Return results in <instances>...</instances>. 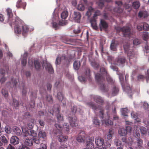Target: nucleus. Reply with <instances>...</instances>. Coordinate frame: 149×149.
I'll return each instance as SVG.
<instances>
[{"label": "nucleus", "mask_w": 149, "mask_h": 149, "mask_svg": "<svg viewBox=\"0 0 149 149\" xmlns=\"http://www.w3.org/2000/svg\"><path fill=\"white\" fill-rule=\"evenodd\" d=\"M145 48L146 51V53L149 52V43L147 42L146 43Z\"/></svg>", "instance_id": "nucleus-61"}, {"label": "nucleus", "mask_w": 149, "mask_h": 149, "mask_svg": "<svg viewBox=\"0 0 149 149\" xmlns=\"http://www.w3.org/2000/svg\"><path fill=\"white\" fill-rule=\"evenodd\" d=\"M96 19V18L93 17V18L90 20V22L92 28L95 30H97L98 28L97 25Z\"/></svg>", "instance_id": "nucleus-23"}, {"label": "nucleus", "mask_w": 149, "mask_h": 149, "mask_svg": "<svg viewBox=\"0 0 149 149\" xmlns=\"http://www.w3.org/2000/svg\"><path fill=\"white\" fill-rule=\"evenodd\" d=\"M140 3L139 1H136L133 3L132 6L133 8L135 9H138L140 6Z\"/></svg>", "instance_id": "nucleus-40"}, {"label": "nucleus", "mask_w": 149, "mask_h": 149, "mask_svg": "<svg viewBox=\"0 0 149 149\" xmlns=\"http://www.w3.org/2000/svg\"><path fill=\"white\" fill-rule=\"evenodd\" d=\"M46 136V134L45 132L43 131H40L38 133V137L39 139L40 138H44Z\"/></svg>", "instance_id": "nucleus-36"}, {"label": "nucleus", "mask_w": 149, "mask_h": 149, "mask_svg": "<svg viewBox=\"0 0 149 149\" xmlns=\"http://www.w3.org/2000/svg\"><path fill=\"white\" fill-rule=\"evenodd\" d=\"M95 12L94 9L91 6L88 7V10L86 13V15L88 17H90L91 14L92 13Z\"/></svg>", "instance_id": "nucleus-31"}, {"label": "nucleus", "mask_w": 149, "mask_h": 149, "mask_svg": "<svg viewBox=\"0 0 149 149\" xmlns=\"http://www.w3.org/2000/svg\"><path fill=\"white\" fill-rule=\"evenodd\" d=\"M119 91V88L118 87L114 86L112 89V95L113 96L116 95Z\"/></svg>", "instance_id": "nucleus-30"}, {"label": "nucleus", "mask_w": 149, "mask_h": 149, "mask_svg": "<svg viewBox=\"0 0 149 149\" xmlns=\"http://www.w3.org/2000/svg\"><path fill=\"white\" fill-rule=\"evenodd\" d=\"M55 127L56 129L54 130L53 132L56 135L58 136V140L59 141L62 142L66 141L68 139V136L62 135L61 131L63 130H64L67 132H68L69 130L70 127L69 125H68L67 123H65L63 127L59 124L56 123L55 125Z\"/></svg>", "instance_id": "nucleus-2"}, {"label": "nucleus", "mask_w": 149, "mask_h": 149, "mask_svg": "<svg viewBox=\"0 0 149 149\" xmlns=\"http://www.w3.org/2000/svg\"><path fill=\"white\" fill-rule=\"evenodd\" d=\"M68 15V13L67 11H64L61 14V17L63 20L62 21H59V24L60 25L63 26L65 25V22L63 20L65 19Z\"/></svg>", "instance_id": "nucleus-11"}, {"label": "nucleus", "mask_w": 149, "mask_h": 149, "mask_svg": "<svg viewBox=\"0 0 149 149\" xmlns=\"http://www.w3.org/2000/svg\"><path fill=\"white\" fill-rule=\"evenodd\" d=\"M61 40L63 42L68 44H71L73 41V39L68 38L66 36H62L61 37Z\"/></svg>", "instance_id": "nucleus-13"}, {"label": "nucleus", "mask_w": 149, "mask_h": 149, "mask_svg": "<svg viewBox=\"0 0 149 149\" xmlns=\"http://www.w3.org/2000/svg\"><path fill=\"white\" fill-rule=\"evenodd\" d=\"M100 122L98 120L97 117H95L93 120V123L96 125L99 126L100 124Z\"/></svg>", "instance_id": "nucleus-43"}, {"label": "nucleus", "mask_w": 149, "mask_h": 149, "mask_svg": "<svg viewBox=\"0 0 149 149\" xmlns=\"http://www.w3.org/2000/svg\"><path fill=\"white\" fill-rule=\"evenodd\" d=\"M143 36L144 38V40H146V39L148 38V34L147 32H144L143 34Z\"/></svg>", "instance_id": "nucleus-63"}, {"label": "nucleus", "mask_w": 149, "mask_h": 149, "mask_svg": "<svg viewBox=\"0 0 149 149\" xmlns=\"http://www.w3.org/2000/svg\"><path fill=\"white\" fill-rule=\"evenodd\" d=\"M30 97L31 99V100L30 101V107L31 108H33L35 106V102L34 100L36 98V95L35 94L33 95V94H32V95Z\"/></svg>", "instance_id": "nucleus-20"}, {"label": "nucleus", "mask_w": 149, "mask_h": 149, "mask_svg": "<svg viewBox=\"0 0 149 149\" xmlns=\"http://www.w3.org/2000/svg\"><path fill=\"white\" fill-rule=\"evenodd\" d=\"M13 131L15 134L17 135L20 136L22 134L21 130L17 127H14Z\"/></svg>", "instance_id": "nucleus-29"}, {"label": "nucleus", "mask_w": 149, "mask_h": 149, "mask_svg": "<svg viewBox=\"0 0 149 149\" xmlns=\"http://www.w3.org/2000/svg\"><path fill=\"white\" fill-rule=\"evenodd\" d=\"M10 142L12 144L16 145L19 143V139L17 136H13L11 138Z\"/></svg>", "instance_id": "nucleus-22"}, {"label": "nucleus", "mask_w": 149, "mask_h": 149, "mask_svg": "<svg viewBox=\"0 0 149 149\" xmlns=\"http://www.w3.org/2000/svg\"><path fill=\"white\" fill-rule=\"evenodd\" d=\"M26 3L22 0H18L17 1L16 6L18 8H22L25 9L26 6Z\"/></svg>", "instance_id": "nucleus-12"}, {"label": "nucleus", "mask_w": 149, "mask_h": 149, "mask_svg": "<svg viewBox=\"0 0 149 149\" xmlns=\"http://www.w3.org/2000/svg\"><path fill=\"white\" fill-rule=\"evenodd\" d=\"M109 116L107 114V118H105L102 120V123H104L106 125H112L113 124V122L109 119Z\"/></svg>", "instance_id": "nucleus-21"}, {"label": "nucleus", "mask_w": 149, "mask_h": 149, "mask_svg": "<svg viewBox=\"0 0 149 149\" xmlns=\"http://www.w3.org/2000/svg\"><path fill=\"white\" fill-rule=\"evenodd\" d=\"M137 143L138 146L140 148L142 146L143 144V141L141 139H137Z\"/></svg>", "instance_id": "nucleus-52"}, {"label": "nucleus", "mask_w": 149, "mask_h": 149, "mask_svg": "<svg viewBox=\"0 0 149 149\" xmlns=\"http://www.w3.org/2000/svg\"><path fill=\"white\" fill-rule=\"evenodd\" d=\"M141 42V41L140 39L136 38L134 40L133 43L134 45H137L140 44Z\"/></svg>", "instance_id": "nucleus-46"}, {"label": "nucleus", "mask_w": 149, "mask_h": 149, "mask_svg": "<svg viewBox=\"0 0 149 149\" xmlns=\"http://www.w3.org/2000/svg\"><path fill=\"white\" fill-rule=\"evenodd\" d=\"M46 69L48 70L49 72L52 73L54 72V70L51 65L49 63H47L45 67Z\"/></svg>", "instance_id": "nucleus-28"}, {"label": "nucleus", "mask_w": 149, "mask_h": 149, "mask_svg": "<svg viewBox=\"0 0 149 149\" xmlns=\"http://www.w3.org/2000/svg\"><path fill=\"white\" fill-rule=\"evenodd\" d=\"M80 62L79 61H75L73 64V67L74 69L77 70L79 69L80 66Z\"/></svg>", "instance_id": "nucleus-38"}, {"label": "nucleus", "mask_w": 149, "mask_h": 149, "mask_svg": "<svg viewBox=\"0 0 149 149\" xmlns=\"http://www.w3.org/2000/svg\"><path fill=\"white\" fill-rule=\"evenodd\" d=\"M22 130L23 135L24 136L33 137V140L35 143L37 144L40 143V139L37 136V134L35 131L26 128H22Z\"/></svg>", "instance_id": "nucleus-4"}, {"label": "nucleus", "mask_w": 149, "mask_h": 149, "mask_svg": "<svg viewBox=\"0 0 149 149\" xmlns=\"http://www.w3.org/2000/svg\"><path fill=\"white\" fill-rule=\"evenodd\" d=\"M0 139L2 142L6 143H8V140L4 136H2L0 137Z\"/></svg>", "instance_id": "nucleus-55"}, {"label": "nucleus", "mask_w": 149, "mask_h": 149, "mask_svg": "<svg viewBox=\"0 0 149 149\" xmlns=\"http://www.w3.org/2000/svg\"><path fill=\"white\" fill-rule=\"evenodd\" d=\"M81 15L79 12L74 11V19L76 22H79Z\"/></svg>", "instance_id": "nucleus-18"}, {"label": "nucleus", "mask_w": 149, "mask_h": 149, "mask_svg": "<svg viewBox=\"0 0 149 149\" xmlns=\"http://www.w3.org/2000/svg\"><path fill=\"white\" fill-rule=\"evenodd\" d=\"M85 75L86 78L89 81H91V73L90 70L88 68H87L85 72Z\"/></svg>", "instance_id": "nucleus-25"}, {"label": "nucleus", "mask_w": 149, "mask_h": 149, "mask_svg": "<svg viewBox=\"0 0 149 149\" xmlns=\"http://www.w3.org/2000/svg\"><path fill=\"white\" fill-rule=\"evenodd\" d=\"M101 14L100 11L99 10H97L95 12L93 16L94 18H96L98 16L100 15Z\"/></svg>", "instance_id": "nucleus-60"}, {"label": "nucleus", "mask_w": 149, "mask_h": 149, "mask_svg": "<svg viewBox=\"0 0 149 149\" xmlns=\"http://www.w3.org/2000/svg\"><path fill=\"white\" fill-rule=\"evenodd\" d=\"M66 56L65 54L58 56L55 61V64L56 65L60 64L61 62L66 61Z\"/></svg>", "instance_id": "nucleus-8"}, {"label": "nucleus", "mask_w": 149, "mask_h": 149, "mask_svg": "<svg viewBox=\"0 0 149 149\" xmlns=\"http://www.w3.org/2000/svg\"><path fill=\"white\" fill-rule=\"evenodd\" d=\"M92 66L95 68H97L99 67V65L95 61H92L91 63Z\"/></svg>", "instance_id": "nucleus-51"}, {"label": "nucleus", "mask_w": 149, "mask_h": 149, "mask_svg": "<svg viewBox=\"0 0 149 149\" xmlns=\"http://www.w3.org/2000/svg\"><path fill=\"white\" fill-rule=\"evenodd\" d=\"M115 29L117 32H122L124 36H129L130 33V29L128 26H124L123 27H117Z\"/></svg>", "instance_id": "nucleus-5"}, {"label": "nucleus", "mask_w": 149, "mask_h": 149, "mask_svg": "<svg viewBox=\"0 0 149 149\" xmlns=\"http://www.w3.org/2000/svg\"><path fill=\"white\" fill-rule=\"evenodd\" d=\"M68 119L70 125L72 127H76L77 125L76 117H71L69 116Z\"/></svg>", "instance_id": "nucleus-10"}, {"label": "nucleus", "mask_w": 149, "mask_h": 149, "mask_svg": "<svg viewBox=\"0 0 149 149\" xmlns=\"http://www.w3.org/2000/svg\"><path fill=\"white\" fill-rule=\"evenodd\" d=\"M57 118L58 122H60L61 121L63 120V116H61V115L59 113L57 115Z\"/></svg>", "instance_id": "nucleus-53"}, {"label": "nucleus", "mask_w": 149, "mask_h": 149, "mask_svg": "<svg viewBox=\"0 0 149 149\" xmlns=\"http://www.w3.org/2000/svg\"><path fill=\"white\" fill-rule=\"evenodd\" d=\"M34 64L35 68L37 70H39L40 67V62L37 60L34 61Z\"/></svg>", "instance_id": "nucleus-41"}, {"label": "nucleus", "mask_w": 149, "mask_h": 149, "mask_svg": "<svg viewBox=\"0 0 149 149\" xmlns=\"http://www.w3.org/2000/svg\"><path fill=\"white\" fill-rule=\"evenodd\" d=\"M95 142L96 145L99 146H102L104 143V140L100 137H97Z\"/></svg>", "instance_id": "nucleus-15"}, {"label": "nucleus", "mask_w": 149, "mask_h": 149, "mask_svg": "<svg viewBox=\"0 0 149 149\" xmlns=\"http://www.w3.org/2000/svg\"><path fill=\"white\" fill-rule=\"evenodd\" d=\"M24 117L26 118H29L27 122L28 127L31 129H32L34 125L35 120L33 118H31V115L29 112H26L24 113Z\"/></svg>", "instance_id": "nucleus-6"}, {"label": "nucleus", "mask_w": 149, "mask_h": 149, "mask_svg": "<svg viewBox=\"0 0 149 149\" xmlns=\"http://www.w3.org/2000/svg\"><path fill=\"white\" fill-rule=\"evenodd\" d=\"M57 97L58 100L60 101H62L64 99V96L62 92H58L57 94Z\"/></svg>", "instance_id": "nucleus-37"}, {"label": "nucleus", "mask_w": 149, "mask_h": 149, "mask_svg": "<svg viewBox=\"0 0 149 149\" xmlns=\"http://www.w3.org/2000/svg\"><path fill=\"white\" fill-rule=\"evenodd\" d=\"M125 58L124 57L119 58L117 60V65L123 64L125 63Z\"/></svg>", "instance_id": "nucleus-32"}, {"label": "nucleus", "mask_w": 149, "mask_h": 149, "mask_svg": "<svg viewBox=\"0 0 149 149\" xmlns=\"http://www.w3.org/2000/svg\"><path fill=\"white\" fill-rule=\"evenodd\" d=\"M28 56V53L25 52L22 57L21 63L22 64L25 66L26 63V59Z\"/></svg>", "instance_id": "nucleus-24"}, {"label": "nucleus", "mask_w": 149, "mask_h": 149, "mask_svg": "<svg viewBox=\"0 0 149 149\" xmlns=\"http://www.w3.org/2000/svg\"><path fill=\"white\" fill-rule=\"evenodd\" d=\"M100 71L102 74L100 73H97L95 75V79L98 83L100 84V88L103 92H107L108 91L109 88L108 86L105 85L104 82L105 81L104 75H107V73L105 69L104 68H101Z\"/></svg>", "instance_id": "nucleus-3"}, {"label": "nucleus", "mask_w": 149, "mask_h": 149, "mask_svg": "<svg viewBox=\"0 0 149 149\" xmlns=\"http://www.w3.org/2000/svg\"><path fill=\"white\" fill-rule=\"evenodd\" d=\"M94 100L96 102L100 104H102L104 101L101 97L97 95H94L92 97Z\"/></svg>", "instance_id": "nucleus-16"}, {"label": "nucleus", "mask_w": 149, "mask_h": 149, "mask_svg": "<svg viewBox=\"0 0 149 149\" xmlns=\"http://www.w3.org/2000/svg\"><path fill=\"white\" fill-rule=\"evenodd\" d=\"M77 9L81 11H83L85 9V7L82 4H79L78 6Z\"/></svg>", "instance_id": "nucleus-50"}, {"label": "nucleus", "mask_w": 149, "mask_h": 149, "mask_svg": "<svg viewBox=\"0 0 149 149\" xmlns=\"http://www.w3.org/2000/svg\"><path fill=\"white\" fill-rule=\"evenodd\" d=\"M143 29L145 31L149 30V25L146 23H144L143 25Z\"/></svg>", "instance_id": "nucleus-48"}, {"label": "nucleus", "mask_w": 149, "mask_h": 149, "mask_svg": "<svg viewBox=\"0 0 149 149\" xmlns=\"http://www.w3.org/2000/svg\"><path fill=\"white\" fill-rule=\"evenodd\" d=\"M13 101L15 107H18L19 105L18 101L14 98H13Z\"/></svg>", "instance_id": "nucleus-59"}, {"label": "nucleus", "mask_w": 149, "mask_h": 149, "mask_svg": "<svg viewBox=\"0 0 149 149\" xmlns=\"http://www.w3.org/2000/svg\"><path fill=\"white\" fill-rule=\"evenodd\" d=\"M19 81V80L18 79H14L12 78L11 79V81L10 83H9V84L10 86H12L13 85V86L15 87L16 85L17 84L18 82Z\"/></svg>", "instance_id": "nucleus-26"}, {"label": "nucleus", "mask_w": 149, "mask_h": 149, "mask_svg": "<svg viewBox=\"0 0 149 149\" xmlns=\"http://www.w3.org/2000/svg\"><path fill=\"white\" fill-rule=\"evenodd\" d=\"M1 92L4 97L6 98H7L8 96V91L5 89H3L1 91Z\"/></svg>", "instance_id": "nucleus-42"}, {"label": "nucleus", "mask_w": 149, "mask_h": 149, "mask_svg": "<svg viewBox=\"0 0 149 149\" xmlns=\"http://www.w3.org/2000/svg\"><path fill=\"white\" fill-rule=\"evenodd\" d=\"M125 52L127 54L128 57L129 59L132 58L134 57V52L130 49L129 44L128 43H126L123 45Z\"/></svg>", "instance_id": "nucleus-7"}, {"label": "nucleus", "mask_w": 149, "mask_h": 149, "mask_svg": "<svg viewBox=\"0 0 149 149\" xmlns=\"http://www.w3.org/2000/svg\"><path fill=\"white\" fill-rule=\"evenodd\" d=\"M5 130L6 132L8 134L10 133L11 132L10 128L8 125H6L5 127Z\"/></svg>", "instance_id": "nucleus-57"}, {"label": "nucleus", "mask_w": 149, "mask_h": 149, "mask_svg": "<svg viewBox=\"0 0 149 149\" xmlns=\"http://www.w3.org/2000/svg\"><path fill=\"white\" fill-rule=\"evenodd\" d=\"M106 75V79L107 82L109 83H110L111 84H113L114 82L111 78L109 76L107 75V74Z\"/></svg>", "instance_id": "nucleus-45"}, {"label": "nucleus", "mask_w": 149, "mask_h": 149, "mask_svg": "<svg viewBox=\"0 0 149 149\" xmlns=\"http://www.w3.org/2000/svg\"><path fill=\"white\" fill-rule=\"evenodd\" d=\"M140 131L141 134H146L147 132L146 128L144 127H141Z\"/></svg>", "instance_id": "nucleus-56"}, {"label": "nucleus", "mask_w": 149, "mask_h": 149, "mask_svg": "<svg viewBox=\"0 0 149 149\" xmlns=\"http://www.w3.org/2000/svg\"><path fill=\"white\" fill-rule=\"evenodd\" d=\"M46 102L47 103H52L53 102V100L52 96L47 95L45 97Z\"/></svg>", "instance_id": "nucleus-33"}, {"label": "nucleus", "mask_w": 149, "mask_h": 149, "mask_svg": "<svg viewBox=\"0 0 149 149\" xmlns=\"http://www.w3.org/2000/svg\"><path fill=\"white\" fill-rule=\"evenodd\" d=\"M113 134V132L112 129H110L109 130L107 136V139H111L112 137V135Z\"/></svg>", "instance_id": "nucleus-39"}, {"label": "nucleus", "mask_w": 149, "mask_h": 149, "mask_svg": "<svg viewBox=\"0 0 149 149\" xmlns=\"http://www.w3.org/2000/svg\"><path fill=\"white\" fill-rule=\"evenodd\" d=\"M113 11L115 12H116L118 13H120L122 12V9L120 7H116L115 8L113 9Z\"/></svg>", "instance_id": "nucleus-44"}, {"label": "nucleus", "mask_w": 149, "mask_h": 149, "mask_svg": "<svg viewBox=\"0 0 149 149\" xmlns=\"http://www.w3.org/2000/svg\"><path fill=\"white\" fill-rule=\"evenodd\" d=\"M119 79L120 81L121 84L122 85V87L123 88H125V86L123 82V81L124 79V77L122 74L119 75Z\"/></svg>", "instance_id": "nucleus-49"}, {"label": "nucleus", "mask_w": 149, "mask_h": 149, "mask_svg": "<svg viewBox=\"0 0 149 149\" xmlns=\"http://www.w3.org/2000/svg\"><path fill=\"white\" fill-rule=\"evenodd\" d=\"M114 143L117 146H120L121 144V141L118 139L115 140L114 141Z\"/></svg>", "instance_id": "nucleus-62"}, {"label": "nucleus", "mask_w": 149, "mask_h": 149, "mask_svg": "<svg viewBox=\"0 0 149 149\" xmlns=\"http://www.w3.org/2000/svg\"><path fill=\"white\" fill-rule=\"evenodd\" d=\"M86 139V134L83 131L80 132L76 138L77 141L80 143L84 142Z\"/></svg>", "instance_id": "nucleus-9"}, {"label": "nucleus", "mask_w": 149, "mask_h": 149, "mask_svg": "<svg viewBox=\"0 0 149 149\" xmlns=\"http://www.w3.org/2000/svg\"><path fill=\"white\" fill-rule=\"evenodd\" d=\"M19 149H29L26 146L23 144H22L19 147Z\"/></svg>", "instance_id": "nucleus-58"}, {"label": "nucleus", "mask_w": 149, "mask_h": 149, "mask_svg": "<svg viewBox=\"0 0 149 149\" xmlns=\"http://www.w3.org/2000/svg\"><path fill=\"white\" fill-rule=\"evenodd\" d=\"M87 104L89 107H91L94 110H96L97 109L96 105L94 104L93 102H88L87 103Z\"/></svg>", "instance_id": "nucleus-35"}, {"label": "nucleus", "mask_w": 149, "mask_h": 149, "mask_svg": "<svg viewBox=\"0 0 149 149\" xmlns=\"http://www.w3.org/2000/svg\"><path fill=\"white\" fill-rule=\"evenodd\" d=\"M118 45V43L117 41L112 40L110 45V49L112 50L116 51L117 50V46Z\"/></svg>", "instance_id": "nucleus-19"}, {"label": "nucleus", "mask_w": 149, "mask_h": 149, "mask_svg": "<svg viewBox=\"0 0 149 149\" xmlns=\"http://www.w3.org/2000/svg\"><path fill=\"white\" fill-rule=\"evenodd\" d=\"M131 114L132 118H134L135 120L137 118L138 115L137 113L132 111L131 112Z\"/></svg>", "instance_id": "nucleus-47"}, {"label": "nucleus", "mask_w": 149, "mask_h": 149, "mask_svg": "<svg viewBox=\"0 0 149 149\" xmlns=\"http://www.w3.org/2000/svg\"><path fill=\"white\" fill-rule=\"evenodd\" d=\"M118 133L121 136H125L127 134L126 130L124 128H121L118 130Z\"/></svg>", "instance_id": "nucleus-27"}, {"label": "nucleus", "mask_w": 149, "mask_h": 149, "mask_svg": "<svg viewBox=\"0 0 149 149\" xmlns=\"http://www.w3.org/2000/svg\"><path fill=\"white\" fill-rule=\"evenodd\" d=\"M7 15L8 16V20L7 22L9 23L12 26V25H15V32L17 34H20L22 32V34L25 36L27 34L29 30L28 26L25 24L24 22L18 17H16L15 19L13 17V14L12 10L10 8L6 9Z\"/></svg>", "instance_id": "nucleus-1"}, {"label": "nucleus", "mask_w": 149, "mask_h": 149, "mask_svg": "<svg viewBox=\"0 0 149 149\" xmlns=\"http://www.w3.org/2000/svg\"><path fill=\"white\" fill-rule=\"evenodd\" d=\"M100 30L102 31V29H106L108 27V24L104 20L101 19L99 25Z\"/></svg>", "instance_id": "nucleus-14"}, {"label": "nucleus", "mask_w": 149, "mask_h": 149, "mask_svg": "<svg viewBox=\"0 0 149 149\" xmlns=\"http://www.w3.org/2000/svg\"><path fill=\"white\" fill-rule=\"evenodd\" d=\"M33 137H27L26 139H25L24 143L26 145L31 146L33 144Z\"/></svg>", "instance_id": "nucleus-17"}, {"label": "nucleus", "mask_w": 149, "mask_h": 149, "mask_svg": "<svg viewBox=\"0 0 149 149\" xmlns=\"http://www.w3.org/2000/svg\"><path fill=\"white\" fill-rule=\"evenodd\" d=\"M38 149H47V146L45 144L41 143L40 144V147Z\"/></svg>", "instance_id": "nucleus-64"}, {"label": "nucleus", "mask_w": 149, "mask_h": 149, "mask_svg": "<svg viewBox=\"0 0 149 149\" xmlns=\"http://www.w3.org/2000/svg\"><path fill=\"white\" fill-rule=\"evenodd\" d=\"M86 145L87 148H88L89 149H92L94 148V145L93 143L91 141H88L86 142Z\"/></svg>", "instance_id": "nucleus-34"}, {"label": "nucleus", "mask_w": 149, "mask_h": 149, "mask_svg": "<svg viewBox=\"0 0 149 149\" xmlns=\"http://www.w3.org/2000/svg\"><path fill=\"white\" fill-rule=\"evenodd\" d=\"M127 109L126 108H123L121 109V112L123 115L125 116H127Z\"/></svg>", "instance_id": "nucleus-54"}]
</instances>
